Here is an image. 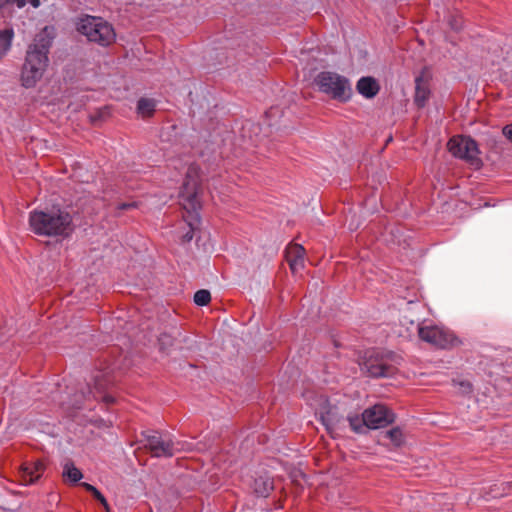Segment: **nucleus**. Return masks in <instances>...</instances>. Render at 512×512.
<instances>
[{"label":"nucleus","mask_w":512,"mask_h":512,"mask_svg":"<svg viewBox=\"0 0 512 512\" xmlns=\"http://www.w3.org/2000/svg\"><path fill=\"white\" fill-rule=\"evenodd\" d=\"M51 45L52 37L47 27L36 34L28 45L20 73L21 85L24 88H34L42 80L49 65Z\"/></svg>","instance_id":"nucleus-1"},{"label":"nucleus","mask_w":512,"mask_h":512,"mask_svg":"<svg viewBox=\"0 0 512 512\" xmlns=\"http://www.w3.org/2000/svg\"><path fill=\"white\" fill-rule=\"evenodd\" d=\"M28 223L30 231L38 236L67 237L73 231L70 212L59 206L32 210Z\"/></svg>","instance_id":"nucleus-2"},{"label":"nucleus","mask_w":512,"mask_h":512,"mask_svg":"<svg viewBox=\"0 0 512 512\" xmlns=\"http://www.w3.org/2000/svg\"><path fill=\"white\" fill-rule=\"evenodd\" d=\"M180 198L183 209L186 212L184 220L190 228V230L184 234L183 240L190 242L193 239L194 231H196L200 225L198 180L197 172L193 167H190L187 171L186 180L180 191Z\"/></svg>","instance_id":"nucleus-3"},{"label":"nucleus","mask_w":512,"mask_h":512,"mask_svg":"<svg viewBox=\"0 0 512 512\" xmlns=\"http://www.w3.org/2000/svg\"><path fill=\"white\" fill-rule=\"evenodd\" d=\"M401 357L390 351L372 350L366 353L360 369L370 377H392Z\"/></svg>","instance_id":"nucleus-4"},{"label":"nucleus","mask_w":512,"mask_h":512,"mask_svg":"<svg viewBox=\"0 0 512 512\" xmlns=\"http://www.w3.org/2000/svg\"><path fill=\"white\" fill-rule=\"evenodd\" d=\"M314 84L318 90L331 98L346 102L351 98L352 87L349 80L331 71H322L314 78Z\"/></svg>","instance_id":"nucleus-5"},{"label":"nucleus","mask_w":512,"mask_h":512,"mask_svg":"<svg viewBox=\"0 0 512 512\" xmlns=\"http://www.w3.org/2000/svg\"><path fill=\"white\" fill-rule=\"evenodd\" d=\"M78 31L90 42L108 46L114 42L116 34L111 24L100 17L85 16L78 23Z\"/></svg>","instance_id":"nucleus-6"},{"label":"nucleus","mask_w":512,"mask_h":512,"mask_svg":"<svg viewBox=\"0 0 512 512\" xmlns=\"http://www.w3.org/2000/svg\"><path fill=\"white\" fill-rule=\"evenodd\" d=\"M111 384V379L107 371H96L91 376V382L87 383V391H81L74 395L70 405L79 408L84 400L91 398L98 399L102 398L106 403H113L114 398L108 394H105V390Z\"/></svg>","instance_id":"nucleus-7"},{"label":"nucleus","mask_w":512,"mask_h":512,"mask_svg":"<svg viewBox=\"0 0 512 512\" xmlns=\"http://www.w3.org/2000/svg\"><path fill=\"white\" fill-rule=\"evenodd\" d=\"M448 149L453 156L466 161L475 169L482 165L478 145L470 137L455 136L451 138L448 142Z\"/></svg>","instance_id":"nucleus-8"},{"label":"nucleus","mask_w":512,"mask_h":512,"mask_svg":"<svg viewBox=\"0 0 512 512\" xmlns=\"http://www.w3.org/2000/svg\"><path fill=\"white\" fill-rule=\"evenodd\" d=\"M146 444L153 456L155 457H171L175 452L181 450L179 447L180 443L175 442L170 435L161 434L158 431H146L143 432Z\"/></svg>","instance_id":"nucleus-9"},{"label":"nucleus","mask_w":512,"mask_h":512,"mask_svg":"<svg viewBox=\"0 0 512 512\" xmlns=\"http://www.w3.org/2000/svg\"><path fill=\"white\" fill-rule=\"evenodd\" d=\"M415 329L421 340L437 348H449L457 341L452 332L437 325L416 324Z\"/></svg>","instance_id":"nucleus-10"},{"label":"nucleus","mask_w":512,"mask_h":512,"mask_svg":"<svg viewBox=\"0 0 512 512\" xmlns=\"http://www.w3.org/2000/svg\"><path fill=\"white\" fill-rule=\"evenodd\" d=\"M364 420L368 429H378L394 421V414L384 405L376 404L364 410Z\"/></svg>","instance_id":"nucleus-11"},{"label":"nucleus","mask_w":512,"mask_h":512,"mask_svg":"<svg viewBox=\"0 0 512 512\" xmlns=\"http://www.w3.org/2000/svg\"><path fill=\"white\" fill-rule=\"evenodd\" d=\"M322 404L316 413L319 414L320 421L327 431L333 434L344 424V419L340 415L338 408L330 405L326 399H322Z\"/></svg>","instance_id":"nucleus-12"},{"label":"nucleus","mask_w":512,"mask_h":512,"mask_svg":"<svg viewBox=\"0 0 512 512\" xmlns=\"http://www.w3.org/2000/svg\"><path fill=\"white\" fill-rule=\"evenodd\" d=\"M305 250L299 244L291 245L286 250V260L293 273H298L304 268Z\"/></svg>","instance_id":"nucleus-13"},{"label":"nucleus","mask_w":512,"mask_h":512,"mask_svg":"<svg viewBox=\"0 0 512 512\" xmlns=\"http://www.w3.org/2000/svg\"><path fill=\"white\" fill-rule=\"evenodd\" d=\"M430 97V88L428 79L420 75L415 79L414 102L419 108H423Z\"/></svg>","instance_id":"nucleus-14"},{"label":"nucleus","mask_w":512,"mask_h":512,"mask_svg":"<svg viewBox=\"0 0 512 512\" xmlns=\"http://www.w3.org/2000/svg\"><path fill=\"white\" fill-rule=\"evenodd\" d=\"M356 89L365 98H373L379 92V84L372 77H362L358 80Z\"/></svg>","instance_id":"nucleus-15"},{"label":"nucleus","mask_w":512,"mask_h":512,"mask_svg":"<svg viewBox=\"0 0 512 512\" xmlns=\"http://www.w3.org/2000/svg\"><path fill=\"white\" fill-rule=\"evenodd\" d=\"M44 471V465L42 462L37 461L35 463L26 464L23 466L21 471V477L25 485L34 483L39 479Z\"/></svg>","instance_id":"nucleus-16"},{"label":"nucleus","mask_w":512,"mask_h":512,"mask_svg":"<svg viewBox=\"0 0 512 512\" xmlns=\"http://www.w3.org/2000/svg\"><path fill=\"white\" fill-rule=\"evenodd\" d=\"M273 487L272 478L267 474L256 477L252 485L254 493L260 497H267L273 490Z\"/></svg>","instance_id":"nucleus-17"},{"label":"nucleus","mask_w":512,"mask_h":512,"mask_svg":"<svg viewBox=\"0 0 512 512\" xmlns=\"http://www.w3.org/2000/svg\"><path fill=\"white\" fill-rule=\"evenodd\" d=\"M156 107V101L150 98H140L137 103V111L142 117L151 116Z\"/></svg>","instance_id":"nucleus-18"},{"label":"nucleus","mask_w":512,"mask_h":512,"mask_svg":"<svg viewBox=\"0 0 512 512\" xmlns=\"http://www.w3.org/2000/svg\"><path fill=\"white\" fill-rule=\"evenodd\" d=\"M13 37L14 32L12 29L0 31V59L10 50Z\"/></svg>","instance_id":"nucleus-19"},{"label":"nucleus","mask_w":512,"mask_h":512,"mask_svg":"<svg viewBox=\"0 0 512 512\" xmlns=\"http://www.w3.org/2000/svg\"><path fill=\"white\" fill-rule=\"evenodd\" d=\"M351 429L356 433H363L367 429L366 421L364 420V412L361 416L349 415L347 417Z\"/></svg>","instance_id":"nucleus-20"},{"label":"nucleus","mask_w":512,"mask_h":512,"mask_svg":"<svg viewBox=\"0 0 512 512\" xmlns=\"http://www.w3.org/2000/svg\"><path fill=\"white\" fill-rule=\"evenodd\" d=\"M63 476L76 483L82 478V473L72 463H66L63 468Z\"/></svg>","instance_id":"nucleus-21"},{"label":"nucleus","mask_w":512,"mask_h":512,"mask_svg":"<svg viewBox=\"0 0 512 512\" xmlns=\"http://www.w3.org/2000/svg\"><path fill=\"white\" fill-rule=\"evenodd\" d=\"M27 4H30L34 8H38L40 6V0H8L9 14H12L14 6L21 9Z\"/></svg>","instance_id":"nucleus-22"},{"label":"nucleus","mask_w":512,"mask_h":512,"mask_svg":"<svg viewBox=\"0 0 512 512\" xmlns=\"http://www.w3.org/2000/svg\"><path fill=\"white\" fill-rule=\"evenodd\" d=\"M194 303L198 306H205L207 305L211 300V294L206 289L198 290L194 294Z\"/></svg>","instance_id":"nucleus-23"},{"label":"nucleus","mask_w":512,"mask_h":512,"mask_svg":"<svg viewBox=\"0 0 512 512\" xmlns=\"http://www.w3.org/2000/svg\"><path fill=\"white\" fill-rule=\"evenodd\" d=\"M386 437L395 445L400 446L403 443V433L399 428H393L386 432Z\"/></svg>","instance_id":"nucleus-24"},{"label":"nucleus","mask_w":512,"mask_h":512,"mask_svg":"<svg viewBox=\"0 0 512 512\" xmlns=\"http://www.w3.org/2000/svg\"><path fill=\"white\" fill-rule=\"evenodd\" d=\"M159 346L162 351H166L169 347L173 345L174 338L172 335L168 333L160 334L158 338Z\"/></svg>","instance_id":"nucleus-25"},{"label":"nucleus","mask_w":512,"mask_h":512,"mask_svg":"<svg viewBox=\"0 0 512 512\" xmlns=\"http://www.w3.org/2000/svg\"><path fill=\"white\" fill-rule=\"evenodd\" d=\"M448 23L453 30H459L462 26V20L460 16L451 15L448 19Z\"/></svg>","instance_id":"nucleus-26"},{"label":"nucleus","mask_w":512,"mask_h":512,"mask_svg":"<svg viewBox=\"0 0 512 512\" xmlns=\"http://www.w3.org/2000/svg\"><path fill=\"white\" fill-rule=\"evenodd\" d=\"M10 17L8 10V0H0V19Z\"/></svg>","instance_id":"nucleus-27"},{"label":"nucleus","mask_w":512,"mask_h":512,"mask_svg":"<svg viewBox=\"0 0 512 512\" xmlns=\"http://www.w3.org/2000/svg\"><path fill=\"white\" fill-rule=\"evenodd\" d=\"M502 133L510 142H512V123L504 126Z\"/></svg>","instance_id":"nucleus-28"},{"label":"nucleus","mask_w":512,"mask_h":512,"mask_svg":"<svg viewBox=\"0 0 512 512\" xmlns=\"http://www.w3.org/2000/svg\"><path fill=\"white\" fill-rule=\"evenodd\" d=\"M137 207V203L136 202H124V203H121L117 206V209L119 210H129V209H132V208H136Z\"/></svg>","instance_id":"nucleus-29"},{"label":"nucleus","mask_w":512,"mask_h":512,"mask_svg":"<svg viewBox=\"0 0 512 512\" xmlns=\"http://www.w3.org/2000/svg\"><path fill=\"white\" fill-rule=\"evenodd\" d=\"M82 486H84L87 491L91 492L96 499L101 495L100 491L88 483H83Z\"/></svg>","instance_id":"nucleus-30"},{"label":"nucleus","mask_w":512,"mask_h":512,"mask_svg":"<svg viewBox=\"0 0 512 512\" xmlns=\"http://www.w3.org/2000/svg\"><path fill=\"white\" fill-rule=\"evenodd\" d=\"M460 386L462 387V391L464 393H469L471 391V385L468 382H461Z\"/></svg>","instance_id":"nucleus-31"},{"label":"nucleus","mask_w":512,"mask_h":512,"mask_svg":"<svg viewBox=\"0 0 512 512\" xmlns=\"http://www.w3.org/2000/svg\"><path fill=\"white\" fill-rule=\"evenodd\" d=\"M97 500H98V501H99V502H100V503H101V504H102L106 509H108V503H107V501H106L105 497H104L102 494L97 498Z\"/></svg>","instance_id":"nucleus-32"},{"label":"nucleus","mask_w":512,"mask_h":512,"mask_svg":"<svg viewBox=\"0 0 512 512\" xmlns=\"http://www.w3.org/2000/svg\"><path fill=\"white\" fill-rule=\"evenodd\" d=\"M507 487L509 490H512V483H507Z\"/></svg>","instance_id":"nucleus-33"}]
</instances>
